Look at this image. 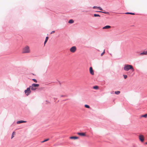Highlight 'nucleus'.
Returning a JSON list of instances; mask_svg holds the SVG:
<instances>
[{"instance_id": "0eeeda50", "label": "nucleus", "mask_w": 147, "mask_h": 147, "mask_svg": "<svg viewBox=\"0 0 147 147\" xmlns=\"http://www.w3.org/2000/svg\"><path fill=\"white\" fill-rule=\"evenodd\" d=\"M89 70L90 73L92 75H94V71L92 67H90Z\"/></svg>"}, {"instance_id": "b1692460", "label": "nucleus", "mask_w": 147, "mask_h": 147, "mask_svg": "<svg viewBox=\"0 0 147 147\" xmlns=\"http://www.w3.org/2000/svg\"><path fill=\"white\" fill-rule=\"evenodd\" d=\"M123 76L124 77V78L125 79H126L127 78V76L126 75H123Z\"/></svg>"}, {"instance_id": "423d86ee", "label": "nucleus", "mask_w": 147, "mask_h": 147, "mask_svg": "<svg viewBox=\"0 0 147 147\" xmlns=\"http://www.w3.org/2000/svg\"><path fill=\"white\" fill-rule=\"evenodd\" d=\"M139 138L140 141L142 142H143L144 140V138L143 135H140L139 136Z\"/></svg>"}, {"instance_id": "ddd939ff", "label": "nucleus", "mask_w": 147, "mask_h": 147, "mask_svg": "<svg viewBox=\"0 0 147 147\" xmlns=\"http://www.w3.org/2000/svg\"><path fill=\"white\" fill-rule=\"evenodd\" d=\"M74 21L73 20H70L68 22V23L69 24L73 23H74Z\"/></svg>"}, {"instance_id": "393cba45", "label": "nucleus", "mask_w": 147, "mask_h": 147, "mask_svg": "<svg viewBox=\"0 0 147 147\" xmlns=\"http://www.w3.org/2000/svg\"><path fill=\"white\" fill-rule=\"evenodd\" d=\"M97 8L100 10H102V9L100 7H97Z\"/></svg>"}, {"instance_id": "cd10ccee", "label": "nucleus", "mask_w": 147, "mask_h": 147, "mask_svg": "<svg viewBox=\"0 0 147 147\" xmlns=\"http://www.w3.org/2000/svg\"><path fill=\"white\" fill-rule=\"evenodd\" d=\"M66 96L65 95H61V97H65Z\"/></svg>"}, {"instance_id": "bb28decb", "label": "nucleus", "mask_w": 147, "mask_h": 147, "mask_svg": "<svg viewBox=\"0 0 147 147\" xmlns=\"http://www.w3.org/2000/svg\"><path fill=\"white\" fill-rule=\"evenodd\" d=\"M105 53V50H104V51L101 53V56H102Z\"/></svg>"}, {"instance_id": "a878e982", "label": "nucleus", "mask_w": 147, "mask_h": 147, "mask_svg": "<svg viewBox=\"0 0 147 147\" xmlns=\"http://www.w3.org/2000/svg\"><path fill=\"white\" fill-rule=\"evenodd\" d=\"M35 82V83H37V81L35 79H32V80Z\"/></svg>"}, {"instance_id": "39448f33", "label": "nucleus", "mask_w": 147, "mask_h": 147, "mask_svg": "<svg viewBox=\"0 0 147 147\" xmlns=\"http://www.w3.org/2000/svg\"><path fill=\"white\" fill-rule=\"evenodd\" d=\"M77 50L76 47L75 46H73L70 49V51L72 53L75 52Z\"/></svg>"}, {"instance_id": "9b49d317", "label": "nucleus", "mask_w": 147, "mask_h": 147, "mask_svg": "<svg viewBox=\"0 0 147 147\" xmlns=\"http://www.w3.org/2000/svg\"><path fill=\"white\" fill-rule=\"evenodd\" d=\"M70 139H77L78 138V137L76 136H71L70 137Z\"/></svg>"}, {"instance_id": "4468645a", "label": "nucleus", "mask_w": 147, "mask_h": 147, "mask_svg": "<svg viewBox=\"0 0 147 147\" xmlns=\"http://www.w3.org/2000/svg\"><path fill=\"white\" fill-rule=\"evenodd\" d=\"M48 38H49V37H48L47 36L46 37V39H45V42H44V45H45V44L47 42L48 39Z\"/></svg>"}, {"instance_id": "6ab92c4d", "label": "nucleus", "mask_w": 147, "mask_h": 147, "mask_svg": "<svg viewBox=\"0 0 147 147\" xmlns=\"http://www.w3.org/2000/svg\"><path fill=\"white\" fill-rule=\"evenodd\" d=\"M85 107L86 108H90V106L88 105H85Z\"/></svg>"}, {"instance_id": "f8f14e48", "label": "nucleus", "mask_w": 147, "mask_h": 147, "mask_svg": "<svg viewBox=\"0 0 147 147\" xmlns=\"http://www.w3.org/2000/svg\"><path fill=\"white\" fill-rule=\"evenodd\" d=\"M111 26H106L104 27H103V29H109L111 28Z\"/></svg>"}, {"instance_id": "1a4fd4ad", "label": "nucleus", "mask_w": 147, "mask_h": 147, "mask_svg": "<svg viewBox=\"0 0 147 147\" xmlns=\"http://www.w3.org/2000/svg\"><path fill=\"white\" fill-rule=\"evenodd\" d=\"M140 55H147V51H143L142 52L140 53Z\"/></svg>"}, {"instance_id": "4be33fe9", "label": "nucleus", "mask_w": 147, "mask_h": 147, "mask_svg": "<svg viewBox=\"0 0 147 147\" xmlns=\"http://www.w3.org/2000/svg\"><path fill=\"white\" fill-rule=\"evenodd\" d=\"M98 12H102V13H104L105 14H108L109 13V12H102V11H99Z\"/></svg>"}, {"instance_id": "412c9836", "label": "nucleus", "mask_w": 147, "mask_h": 147, "mask_svg": "<svg viewBox=\"0 0 147 147\" xmlns=\"http://www.w3.org/2000/svg\"><path fill=\"white\" fill-rule=\"evenodd\" d=\"M98 86H95L93 87V88L94 89H98Z\"/></svg>"}, {"instance_id": "aec40b11", "label": "nucleus", "mask_w": 147, "mask_h": 147, "mask_svg": "<svg viewBox=\"0 0 147 147\" xmlns=\"http://www.w3.org/2000/svg\"><path fill=\"white\" fill-rule=\"evenodd\" d=\"M142 117L146 118L147 117V114L142 115Z\"/></svg>"}, {"instance_id": "c756f323", "label": "nucleus", "mask_w": 147, "mask_h": 147, "mask_svg": "<svg viewBox=\"0 0 147 147\" xmlns=\"http://www.w3.org/2000/svg\"><path fill=\"white\" fill-rule=\"evenodd\" d=\"M96 8H97V7H96V6H94L93 7V8H94V9Z\"/></svg>"}, {"instance_id": "20e7f679", "label": "nucleus", "mask_w": 147, "mask_h": 147, "mask_svg": "<svg viewBox=\"0 0 147 147\" xmlns=\"http://www.w3.org/2000/svg\"><path fill=\"white\" fill-rule=\"evenodd\" d=\"M31 92L30 88V87L27 88V89L24 91L25 93L27 96L30 94Z\"/></svg>"}, {"instance_id": "a211bd4d", "label": "nucleus", "mask_w": 147, "mask_h": 147, "mask_svg": "<svg viewBox=\"0 0 147 147\" xmlns=\"http://www.w3.org/2000/svg\"><path fill=\"white\" fill-rule=\"evenodd\" d=\"M49 140V139L48 138V139L45 140H44L43 141H42L41 142V143H43L45 142L46 141H48Z\"/></svg>"}, {"instance_id": "5701e85b", "label": "nucleus", "mask_w": 147, "mask_h": 147, "mask_svg": "<svg viewBox=\"0 0 147 147\" xmlns=\"http://www.w3.org/2000/svg\"><path fill=\"white\" fill-rule=\"evenodd\" d=\"M94 17H97V16L100 17V16L99 15L97 14H94Z\"/></svg>"}, {"instance_id": "c85d7f7f", "label": "nucleus", "mask_w": 147, "mask_h": 147, "mask_svg": "<svg viewBox=\"0 0 147 147\" xmlns=\"http://www.w3.org/2000/svg\"><path fill=\"white\" fill-rule=\"evenodd\" d=\"M55 32V31H52V32H51V34Z\"/></svg>"}, {"instance_id": "f257e3e1", "label": "nucleus", "mask_w": 147, "mask_h": 147, "mask_svg": "<svg viewBox=\"0 0 147 147\" xmlns=\"http://www.w3.org/2000/svg\"><path fill=\"white\" fill-rule=\"evenodd\" d=\"M22 52L24 53H30L31 52V50L30 47L26 45L22 49Z\"/></svg>"}, {"instance_id": "dca6fc26", "label": "nucleus", "mask_w": 147, "mask_h": 147, "mask_svg": "<svg viewBox=\"0 0 147 147\" xmlns=\"http://www.w3.org/2000/svg\"><path fill=\"white\" fill-rule=\"evenodd\" d=\"M15 135V132H13L11 136V139H12L13 137H14V135Z\"/></svg>"}, {"instance_id": "f03ea898", "label": "nucleus", "mask_w": 147, "mask_h": 147, "mask_svg": "<svg viewBox=\"0 0 147 147\" xmlns=\"http://www.w3.org/2000/svg\"><path fill=\"white\" fill-rule=\"evenodd\" d=\"M123 69L125 71H128L130 69H132L133 71H134L133 66L131 65L128 64H125L124 65Z\"/></svg>"}, {"instance_id": "2eb2a0df", "label": "nucleus", "mask_w": 147, "mask_h": 147, "mask_svg": "<svg viewBox=\"0 0 147 147\" xmlns=\"http://www.w3.org/2000/svg\"><path fill=\"white\" fill-rule=\"evenodd\" d=\"M125 14H130L132 15H135V13H133L127 12V13H125Z\"/></svg>"}, {"instance_id": "7c9ffc66", "label": "nucleus", "mask_w": 147, "mask_h": 147, "mask_svg": "<svg viewBox=\"0 0 147 147\" xmlns=\"http://www.w3.org/2000/svg\"><path fill=\"white\" fill-rule=\"evenodd\" d=\"M146 144H147V142L146 143Z\"/></svg>"}, {"instance_id": "f3484780", "label": "nucleus", "mask_w": 147, "mask_h": 147, "mask_svg": "<svg viewBox=\"0 0 147 147\" xmlns=\"http://www.w3.org/2000/svg\"><path fill=\"white\" fill-rule=\"evenodd\" d=\"M120 91H115V93L116 94H119L120 93Z\"/></svg>"}, {"instance_id": "7ed1b4c3", "label": "nucleus", "mask_w": 147, "mask_h": 147, "mask_svg": "<svg viewBox=\"0 0 147 147\" xmlns=\"http://www.w3.org/2000/svg\"><path fill=\"white\" fill-rule=\"evenodd\" d=\"M39 84H33L30 86L31 90H36L37 88L39 86Z\"/></svg>"}, {"instance_id": "9d476101", "label": "nucleus", "mask_w": 147, "mask_h": 147, "mask_svg": "<svg viewBox=\"0 0 147 147\" xmlns=\"http://www.w3.org/2000/svg\"><path fill=\"white\" fill-rule=\"evenodd\" d=\"M26 121L21 120V121H18L17 122V124H19V123H26Z\"/></svg>"}, {"instance_id": "6e6552de", "label": "nucleus", "mask_w": 147, "mask_h": 147, "mask_svg": "<svg viewBox=\"0 0 147 147\" xmlns=\"http://www.w3.org/2000/svg\"><path fill=\"white\" fill-rule=\"evenodd\" d=\"M77 134L81 136H86V134L84 133H78Z\"/></svg>"}]
</instances>
